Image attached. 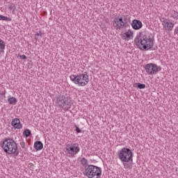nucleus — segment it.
Instances as JSON below:
<instances>
[{
    "label": "nucleus",
    "instance_id": "f257e3e1",
    "mask_svg": "<svg viewBox=\"0 0 178 178\" xmlns=\"http://www.w3.org/2000/svg\"><path fill=\"white\" fill-rule=\"evenodd\" d=\"M135 43L141 51H148L154 47V37L149 35H140L135 38Z\"/></svg>",
    "mask_w": 178,
    "mask_h": 178
},
{
    "label": "nucleus",
    "instance_id": "f03ea898",
    "mask_svg": "<svg viewBox=\"0 0 178 178\" xmlns=\"http://www.w3.org/2000/svg\"><path fill=\"white\" fill-rule=\"evenodd\" d=\"M1 147L8 155H12L13 154L15 156L19 155V151H17V143L12 138H5L4 140L1 144Z\"/></svg>",
    "mask_w": 178,
    "mask_h": 178
},
{
    "label": "nucleus",
    "instance_id": "7ed1b4c3",
    "mask_svg": "<svg viewBox=\"0 0 178 178\" xmlns=\"http://www.w3.org/2000/svg\"><path fill=\"white\" fill-rule=\"evenodd\" d=\"M118 156L119 159L123 162L124 168H128V162H130V161L133 162V152L127 147H123L121 150H120L118 153Z\"/></svg>",
    "mask_w": 178,
    "mask_h": 178
},
{
    "label": "nucleus",
    "instance_id": "20e7f679",
    "mask_svg": "<svg viewBox=\"0 0 178 178\" xmlns=\"http://www.w3.org/2000/svg\"><path fill=\"white\" fill-rule=\"evenodd\" d=\"M56 106L62 108L64 111H69L72 108V99L65 95L58 96L54 99Z\"/></svg>",
    "mask_w": 178,
    "mask_h": 178
},
{
    "label": "nucleus",
    "instance_id": "39448f33",
    "mask_svg": "<svg viewBox=\"0 0 178 178\" xmlns=\"http://www.w3.org/2000/svg\"><path fill=\"white\" fill-rule=\"evenodd\" d=\"M70 78L71 81H73L74 84H77L79 87H84V86H87L90 81V78L87 74L71 75Z\"/></svg>",
    "mask_w": 178,
    "mask_h": 178
},
{
    "label": "nucleus",
    "instance_id": "423d86ee",
    "mask_svg": "<svg viewBox=\"0 0 178 178\" xmlns=\"http://www.w3.org/2000/svg\"><path fill=\"white\" fill-rule=\"evenodd\" d=\"M84 175L88 178H101L102 170H101V168L99 167L90 165L86 168Z\"/></svg>",
    "mask_w": 178,
    "mask_h": 178
},
{
    "label": "nucleus",
    "instance_id": "0eeeda50",
    "mask_svg": "<svg viewBox=\"0 0 178 178\" xmlns=\"http://www.w3.org/2000/svg\"><path fill=\"white\" fill-rule=\"evenodd\" d=\"M65 150L68 155L74 156V155H77L78 152H80V146L79 143H72L71 145H66Z\"/></svg>",
    "mask_w": 178,
    "mask_h": 178
},
{
    "label": "nucleus",
    "instance_id": "6e6552de",
    "mask_svg": "<svg viewBox=\"0 0 178 178\" xmlns=\"http://www.w3.org/2000/svg\"><path fill=\"white\" fill-rule=\"evenodd\" d=\"M145 70H146L148 74H156L158 72H161V67L156 64L149 63L145 66Z\"/></svg>",
    "mask_w": 178,
    "mask_h": 178
},
{
    "label": "nucleus",
    "instance_id": "1a4fd4ad",
    "mask_svg": "<svg viewBox=\"0 0 178 178\" xmlns=\"http://www.w3.org/2000/svg\"><path fill=\"white\" fill-rule=\"evenodd\" d=\"M113 26L115 30H122V29L126 27V23L123 22V19L115 17L113 22Z\"/></svg>",
    "mask_w": 178,
    "mask_h": 178
},
{
    "label": "nucleus",
    "instance_id": "9d476101",
    "mask_svg": "<svg viewBox=\"0 0 178 178\" xmlns=\"http://www.w3.org/2000/svg\"><path fill=\"white\" fill-rule=\"evenodd\" d=\"M161 22L163 29H165L167 31H172L173 30V27H175V24L170 22V19H163Z\"/></svg>",
    "mask_w": 178,
    "mask_h": 178
},
{
    "label": "nucleus",
    "instance_id": "9b49d317",
    "mask_svg": "<svg viewBox=\"0 0 178 178\" xmlns=\"http://www.w3.org/2000/svg\"><path fill=\"white\" fill-rule=\"evenodd\" d=\"M134 30H140L143 27V22L138 19H134L131 23Z\"/></svg>",
    "mask_w": 178,
    "mask_h": 178
},
{
    "label": "nucleus",
    "instance_id": "f8f14e48",
    "mask_svg": "<svg viewBox=\"0 0 178 178\" xmlns=\"http://www.w3.org/2000/svg\"><path fill=\"white\" fill-rule=\"evenodd\" d=\"M122 38L127 41L131 40L133 38V31H131V30H128V31L122 35Z\"/></svg>",
    "mask_w": 178,
    "mask_h": 178
},
{
    "label": "nucleus",
    "instance_id": "ddd939ff",
    "mask_svg": "<svg viewBox=\"0 0 178 178\" xmlns=\"http://www.w3.org/2000/svg\"><path fill=\"white\" fill-rule=\"evenodd\" d=\"M11 126H13L15 129H22V123H20V120L19 118H15L11 122Z\"/></svg>",
    "mask_w": 178,
    "mask_h": 178
},
{
    "label": "nucleus",
    "instance_id": "4468645a",
    "mask_svg": "<svg viewBox=\"0 0 178 178\" xmlns=\"http://www.w3.org/2000/svg\"><path fill=\"white\" fill-rule=\"evenodd\" d=\"M34 148L35 149H36V151H40V149H42V148H44V145L41 141L38 140L34 143Z\"/></svg>",
    "mask_w": 178,
    "mask_h": 178
},
{
    "label": "nucleus",
    "instance_id": "2eb2a0df",
    "mask_svg": "<svg viewBox=\"0 0 178 178\" xmlns=\"http://www.w3.org/2000/svg\"><path fill=\"white\" fill-rule=\"evenodd\" d=\"M8 102L10 104V105H16V104L17 103V99H16V97H9L8 99Z\"/></svg>",
    "mask_w": 178,
    "mask_h": 178
},
{
    "label": "nucleus",
    "instance_id": "dca6fc26",
    "mask_svg": "<svg viewBox=\"0 0 178 178\" xmlns=\"http://www.w3.org/2000/svg\"><path fill=\"white\" fill-rule=\"evenodd\" d=\"M5 42L2 40V39H0V53L3 52L5 51Z\"/></svg>",
    "mask_w": 178,
    "mask_h": 178
},
{
    "label": "nucleus",
    "instance_id": "f3484780",
    "mask_svg": "<svg viewBox=\"0 0 178 178\" xmlns=\"http://www.w3.org/2000/svg\"><path fill=\"white\" fill-rule=\"evenodd\" d=\"M0 20H3L5 22H12V18L3 15H0Z\"/></svg>",
    "mask_w": 178,
    "mask_h": 178
},
{
    "label": "nucleus",
    "instance_id": "a211bd4d",
    "mask_svg": "<svg viewBox=\"0 0 178 178\" xmlns=\"http://www.w3.org/2000/svg\"><path fill=\"white\" fill-rule=\"evenodd\" d=\"M135 86L136 87H137V88H139L140 90L145 88V84L144 83H135Z\"/></svg>",
    "mask_w": 178,
    "mask_h": 178
},
{
    "label": "nucleus",
    "instance_id": "6ab92c4d",
    "mask_svg": "<svg viewBox=\"0 0 178 178\" xmlns=\"http://www.w3.org/2000/svg\"><path fill=\"white\" fill-rule=\"evenodd\" d=\"M9 10H13V12H15L16 10V6L13 3H10L8 6Z\"/></svg>",
    "mask_w": 178,
    "mask_h": 178
},
{
    "label": "nucleus",
    "instance_id": "aec40b11",
    "mask_svg": "<svg viewBox=\"0 0 178 178\" xmlns=\"http://www.w3.org/2000/svg\"><path fill=\"white\" fill-rule=\"evenodd\" d=\"M24 136L25 137H30L31 134V131H30V129H25L24 131V133H23Z\"/></svg>",
    "mask_w": 178,
    "mask_h": 178
},
{
    "label": "nucleus",
    "instance_id": "412c9836",
    "mask_svg": "<svg viewBox=\"0 0 178 178\" xmlns=\"http://www.w3.org/2000/svg\"><path fill=\"white\" fill-rule=\"evenodd\" d=\"M81 163L83 165V166H86V165H88V161H87V159L83 158L80 161Z\"/></svg>",
    "mask_w": 178,
    "mask_h": 178
},
{
    "label": "nucleus",
    "instance_id": "4be33fe9",
    "mask_svg": "<svg viewBox=\"0 0 178 178\" xmlns=\"http://www.w3.org/2000/svg\"><path fill=\"white\" fill-rule=\"evenodd\" d=\"M171 17H173V19H176V20H178V13H177V11H173L172 14L171 15Z\"/></svg>",
    "mask_w": 178,
    "mask_h": 178
},
{
    "label": "nucleus",
    "instance_id": "5701e85b",
    "mask_svg": "<svg viewBox=\"0 0 178 178\" xmlns=\"http://www.w3.org/2000/svg\"><path fill=\"white\" fill-rule=\"evenodd\" d=\"M120 19H122V22L125 23V26L127 24V16L122 15V17H120Z\"/></svg>",
    "mask_w": 178,
    "mask_h": 178
},
{
    "label": "nucleus",
    "instance_id": "b1692460",
    "mask_svg": "<svg viewBox=\"0 0 178 178\" xmlns=\"http://www.w3.org/2000/svg\"><path fill=\"white\" fill-rule=\"evenodd\" d=\"M75 127H76V133H81V129H80V128H79V127H77V126L76 125Z\"/></svg>",
    "mask_w": 178,
    "mask_h": 178
},
{
    "label": "nucleus",
    "instance_id": "393cba45",
    "mask_svg": "<svg viewBox=\"0 0 178 178\" xmlns=\"http://www.w3.org/2000/svg\"><path fill=\"white\" fill-rule=\"evenodd\" d=\"M19 57L21 59H24V60L27 59V56H26V55L24 54L19 56Z\"/></svg>",
    "mask_w": 178,
    "mask_h": 178
},
{
    "label": "nucleus",
    "instance_id": "a878e982",
    "mask_svg": "<svg viewBox=\"0 0 178 178\" xmlns=\"http://www.w3.org/2000/svg\"><path fill=\"white\" fill-rule=\"evenodd\" d=\"M175 34H177L178 35V28H176L174 31Z\"/></svg>",
    "mask_w": 178,
    "mask_h": 178
},
{
    "label": "nucleus",
    "instance_id": "bb28decb",
    "mask_svg": "<svg viewBox=\"0 0 178 178\" xmlns=\"http://www.w3.org/2000/svg\"><path fill=\"white\" fill-rule=\"evenodd\" d=\"M21 144V146H22V148H24V146H25V143H20Z\"/></svg>",
    "mask_w": 178,
    "mask_h": 178
},
{
    "label": "nucleus",
    "instance_id": "cd10ccee",
    "mask_svg": "<svg viewBox=\"0 0 178 178\" xmlns=\"http://www.w3.org/2000/svg\"><path fill=\"white\" fill-rule=\"evenodd\" d=\"M36 35H40V36H42V33H37Z\"/></svg>",
    "mask_w": 178,
    "mask_h": 178
}]
</instances>
